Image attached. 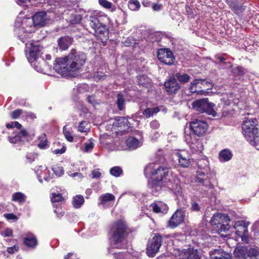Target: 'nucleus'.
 I'll return each instance as SVG.
<instances>
[{"label":"nucleus","instance_id":"31","mask_svg":"<svg viewBox=\"0 0 259 259\" xmlns=\"http://www.w3.org/2000/svg\"><path fill=\"white\" fill-rule=\"evenodd\" d=\"M248 257L250 259H257L259 257V248L255 247L247 246Z\"/></svg>","mask_w":259,"mask_h":259},{"label":"nucleus","instance_id":"34","mask_svg":"<svg viewBox=\"0 0 259 259\" xmlns=\"http://www.w3.org/2000/svg\"><path fill=\"white\" fill-rule=\"evenodd\" d=\"M84 198L82 195H77L74 196L72 200V204L75 208H79L84 203Z\"/></svg>","mask_w":259,"mask_h":259},{"label":"nucleus","instance_id":"55","mask_svg":"<svg viewBox=\"0 0 259 259\" xmlns=\"http://www.w3.org/2000/svg\"><path fill=\"white\" fill-rule=\"evenodd\" d=\"M124 98H118L117 100V104L118 109L122 110L124 108Z\"/></svg>","mask_w":259,"mask_h":259},{"label":"nucleus","instance_id":"15","mask_svg":"<svg viewBox=\"0 0 259 259\" xmlns=\"http://www.w3.org/2000/svg\"><path fill=\"white\" fill-rule=\"evenodd\" d=\"M142 145L141 141L133 137H128L124 142V145L118 147L122 150H134Z\"/></svg>","mask_w":259,"mask_h":259},{"label":"nucleus","instance_id":"36","mask_svg":"<svg viewBox=\"0 0 259 259\" xmlns=\"http://www.w3.org/2000/svg\"><path fill=\"white\" fill-rule=\"evenodd\" d=\"M39 143L38 146L40 149H45L48 146V142L47 139L46 135L45 134H42L40 135L38 137Z\"/></svg>","mask_w":259,"mask_h":259},{"label":"nucleus","instance_id":"3","mask_svg":"<svg viewBox=\"0 0 259 259\" xmlns=\"http://www.w3.org/2000/svg\"><path fill=\"white\" fill-rule=\"evenodd\" d=\"M106 16L104 13L99 11L92 12L88 16L89 25L97 37L106 36L108 33L107 27L103 23V19Z\"/></svg>","mask_w":259,"mask_h":259},{"label":"nucleus","instance_id":"20","mask_svg":"<svg viewBox=\"0 0 259 259\" xmlns=\"http://www.w3.org/2000/svg\"><path fill=\"white\" fill-rule=\"evenodd\" d=\"M191 138L190 135H187L186 137V139L187 142L190 143V148H191L192 152H201L203 149V145L202 142L199 140L195 138L190 140Z\"/></svg>","mask_w":259,"mask_h":259},{"label":"nucleus","instance_id":"63","mask_svg":"<svg viewBox=\"0 0 259 259\" xmlns=\"http://www.w3.org/2000/svg\"><path fill=\"white\" fill-rule=\"evenodd\" d=\"M44 179L45 181H49L51 179V178L50 177V172L49 171V173H43L42 174V180Z\"/></svg>","mask_w":259,"mask_h":259},{"label":"nucleus","instance_id":"13","mask_svg":"<svg viewBox=\"0 0 259 259\" xmlns=\"http://www.w3.org/2000/svg\"><path fill=\"white\" fill-rule=\"evenodd\" d=\"M190 126L194 134L199 136L206 132L208 125L204 120L195 119L190 123Z\"/></svg>","mask_w":259,"mask_h":259},{"label":"nucleus","instance_id":"61","mask_svg":"<svg viewBox=\"0 0 259 259\" xmlns=\"http://www.w3.org/2000/svg\"><path fill=\"white\" fill-rule=\"evenodd\" d=\"M191 209L193 211H199L200 210V206L196 202H193L191 205Z\"/></svg>","mask_w":259,"mask_h":259},{"label":"nucleus","instance_id":"40","mask_svg":"<svg viewBox=\"0 0 259 259\" xmlns=\"http://www.w3.org/2000/svg\"><path fill=\"white\" fill-rule=\"evenodd\" d=\"M199 80V88H206L207 89H210L212 88V83L208 81L205 79H197Z\"/></svg>","mask_w":259,"mask_h":259},{"label":"nucleus","instance_id":"39","mask_svg":"<svg viewBox=\"0 0 259 259\" xmlns=\"http://www.w3.org/2000/svg\"><path fill=\"white\" fill-rule=\"evenodd\" d=\"M128 7L132 11H138L139 10L141 5L137 0H130L128 4Z\"/></svg>","mask_w":259,"mask_h":259},{"label":"nucleus","instance_id":"48","mask_svg":"<svg viewBox=\"0 0 259 259\" xmlns=\"http://www.w3.org/2000/svg\"><path fill=\"white\" fill-rule=\"evenodd\" d=\"M54 173L58 176H60L63 174L64 170L62 166L59 165H54L52 168Z\"/></svg>","mask_w":259,"mask_h":259},{"label":"nucleus","instance_id":"46","mask_svg":"<svg viewBox=\"0 0 259 259\" xmlns=\"http://www.w3.org/2000/svg\"><path fill=\"white\" fill-rule=\"evenodd\" d=\"M63 134L65 137L69 142H72L73 140V137L70 132V131L67 128V126L65 125L63 128Z\"/></svg>","mask_w":259,"mask_h":259},{"label":"nucleus","instance_id":"45","mask_svg":"<svg viewBox=\"0 0 259 259\" xmlns=\"http://www.w3.org/2000/svg\"><path fill=\"white\" fill-rule=\"evenodd\" d=\"M99 3L103 7L106 9H111L112 12H113L115 10V8H112V4L107 0H99Z\"/></svg>","mask_w":259,"mask_h":259},{"label":"nucleus","instance_id":"43","mask_svg":"<svg viewBox=\"0 0 259 259\" xmlns=\"http://www.w3.org/2000/svg\"><path fill=\"white\" fill-rule=\"evenodd\" d=\"M123 173L121 168L119 166H114L110 170V174L115 177L120 176Z\"/></svg>","mask_w":259,"mask_h":259},{"label":"nucleus","instance_id":"23","mask_svg":"<svg viewBox=\"0 0 259 259\" xmlns=\"http://www.w3.org/2000/svg\"><path fill=\"white\" fill-rule=\"evenodd\" d=\"M167 187V189L172 191L176 195L180 194L182 193L181 188L178 182L167 180V182L162 185V188Z\"/></svg>","mask_w":259,"mask_h":259},{"label":"nucleus","instance_id":"17","mask_svg":"<svg viewBox=\"0 0 259 259\" xmlns=\"http://www.w3.org/2000/svg\"><path fill=\"white\" fill-rule=\"evenodd\" d=\"M130 123L127 118L124 117H116L113 125L117 127L116 132H125L130 127Z\"/></svg>","mask_w":259,"mask_h":259},{"label":"nucleus","instance_id":"53","mask_svg":"<svg viewBox=\"0 0 259 259\" xmlns=\"http://www.w3.org/2000/svg\"><path fill=\"white\" fill-rule=\"evenodd\" d=\"M1 235L3 237H10L12 236L13 231L11 229L7 228L5 230L1 232Z\"/></svg>","mask_w":259,"mask_h":259},{"label":"nucleus","instance_id":"9","mask_svg":"<svg viewBox=\"0 0 259 259\" xmlns=\"http://www.w3.org/2000/svg\"><path fill=\"white\" fill-rule=\"evenodd\" d=\"M162 240V236L158 234H156L149 240L146 249V253L148 256L153 257L158 252Z\"/></svg>","mask_w":259,"mask_h":259},{"label":"nucleus","instance_id":"30","mask_svg":"<svg viewBox=\"0 0 259 259\" xmlns=\"http://www.w3.org/2000/svg\"><path fill=\"white\" fill-rule=\"evenodd\" d=\"M232 157L231 151L227 149L222 150L219 153V159L221 162L228 161Z\"/></svg>","mask_w":259,"mask_h":259},{"label":"nucleus","instance_id":"27","mask_svg":"<svg viewBox=\"0 0 259 259\" xmlns=\"http://www.w3.org/2000/svg\"><path fill=\"white\" fill-rule=\"evenodd\" d=\"M24 243L28 247L34 248L37 245V239L33 234L28 233L24 239Z\"/></svg>","mask_w":259,"mask_h":259},{"label":"nucleus","instance_id":"59","mask_svg":"<svg viewBox=\"0 0 259 259\" xmlns=\"http://www.w3.org/2000/svg\"><path fill=\"white\" fill-rule=\"evenodd\" d=\"M5 218H6L8 220H17V217L13 213H7L4 214Z\"/></svg>","mask_w":259,"mask_h":259},{"label":"nucleus","instance_id":"18","mask_svg":"<svg viewBox=\"0 0 259 259\" xmlns=\"http://www.w3.org/2000/svg\"><path fill=\"white\" fill-rule=\"evenodd\" d=\"M184 220V212L181 210H177L171 216L168 221V226L174 228L180 225Z\"/></svg>","mask_w":259,"mask_h":259},{"label":"nucleus","instance_id":"60","mask_svg":"<svg viewBox=\"0 0 259 259\" xmlns=\"http://www.w3.org/2000/svg\"><path fill=\"white\" fill-rule=\"evenodd\" d=\"M159 137L160 134L158 132H155L151 135V139L153 141H156Z\"/></svg>","mask_w":259,"mask_h":259},{"label":"nucleus","instance_id":"44","mask_svg":"<svg viewBox=\"0 0 259 259\" xmlns=\"http://www.w3.org/2000/svg\"><path fill=\"white\" fill-rule=\"evenodd\" d=\"M159 111V109L158 108H147L144 111L143 114L148 118L153 116L154 114L157 113Z\"/></svg>","mask_w":259,"mask_h":259},{"label":"nucleus","instance_id":"21","mask_svg":"<svg viewBox=\"0 0 259 259\" xmlns=\"http://www.w3.org/2000/svg\"><path fill=\"white\" fill-rule=\"evenodd\" d=\"M176 155L178 158L180 165L182 167H187L191 164V159L185 151L178 152Z\"/></svg>","mask_w":259,"mask_h":259},{"label":"nucleus","instance_id":"32","mask_svg":"<svg viewBox=\"0 0 259 259\" xmlns=\"http://www.w3.org/2000/svg\"><path fill=\"white\" fill-rule=\"evenodd\" d=\"M138 83L140 85H142L146 88H149L151 85V80L147 76L142 75L139 76Z\"/></svg>","mask_w":259,"mask_h":259},{"label":"nucleus","instance_id":"37","mask_svg":"<svg viewBox=\"0 0 259 259\" xmlns=\"http://www.w3.org/2000/svg\"><path fill=\"white\" fill-rule=\"evenodd\" d=\"M78 131L81 133H88L90 131V125L86 121H82L78 127Z\"/></svg>","mask_w":259,"mask_h":259},{"label":"nucleus","instance_id":"26","mask_svg":"<svg viewBox=\"0 0 259 259\" xmlns=\"http://www.w3.org/2000/svg\"><path fill=\"white\" fill-rule=\"evenodd\" d=\"M28 133L25 130H22L16 134L14 136L9 137V141L10 143L16 144L22 141V139L27 136Z\"/></svg>","mask_w":259,"mask_h":259},{"label":"nucleus","instance_id":"64","mask_svg":"<svg viewBox=\"0 0 259 259\" xmlns=\"http://www.w3.org/2000/svg\"><path fill=\"white\" fill-rule=\"evenodd\" d=\"M226 2L231 9H232V8L236 4V3L233 1V0H226Z\"/></svg>","mask_w":259,"mask_h":259},{"label":"nucleus","instance_id":"41","mask_svg":"<svg viewBox=\"0 0 259 259\" xmlns=\"http://www.w3.org/2000/svg\"><path fill=\"white\" fill-rule=\"evenodd\" d=\"M12 200L21 203L25 200V196L22 193L16 192L13 194Z\"/></svg>","mask_w":259,"mask_h":259},{"label":"nucleus","instance_id":"50","mask_svg":"<svg viewBox=\"0 0 259 259\" xmlns=\"http://www.w3.org/2000/svg\"><path fill=\"white\" fill-rule=\"evenodd\" d=\"M23 111L22 109H17L11 113V117L12 119H17L20 115H23Z\"/></svg>","mask_w":259,"mask_h":259},{"label":"nucleus","instance_id":"5","mask_svg":"<svg viewBox=\"0 0 259 259\" xmlns=\"http://www.w3.org/2000/svg\"><path fill=\"white\" fill-rule=\"evenodd\" d=\"M207 160H200L198 163L199 169L195 178V181L202 185L211 188L210 180L214 176L213 172L210 170L208 165Z\"/></svg>","mask_w":259,"mask_h":259},{"label":"nucleus","instance_id":"28","mask_svg":"<svg viewBox=\"0 0 259 259\" xmlns=\"http://www.w3.org/2000/svg\"><path fill=\"white\" fill-rule=\"evenodd\" d=\"M31 66L38 72H44L46 67V61L42 59H38L32 63Z\"/></svg>","mask_w":259,"mask_h":259},{"label":"nucleus","instance_id":"54","mask_svg":"<svg viewBox=\"0 0 259 259\" xmlns=\"http://www.w3.org/2000/svg\"><path fill=\"white\" fill-rule=\"evenodd\" d=\"M19 249V247L17 245H14L12 247H8L7 249V252L10 254H13L16 251H18Z\"/></svg>","mask_w":259,"mask_h":259},{"label":"nucleus","instance_id":"24","mask_svg":"<svg viewBox=\"0 0 259 259\" xmlns=\"http://www.w3.org/2000/svg\"><path fill=\"white\" fill-rule=\"evenodd\" d=\"M199 80H197V79H194L191 83L190 87L189 89V92L192 93V94H196V95H204L207 96V92H205L203 90H197L198 89H200L199 88Z\"/></svg>","mask_w":259,"mask_h":259},{"label":"nucleus","instance_id":"47","mask_svg":"<svg viewBox=\"0 0 259 259\" xmlns=\"http://www.w3.org/2000/svg\"><path fill=\"white\" fill-rule=\"evenodd\" d=\"M95 144L92 139H90L88 142L84 144V151L85 152H91L93 149Z\"/></svg>","mask_w":259,"mask_h":259},{"label":"nucleus","instance_id":"42","mask_svg":"<svg viewBox=\"0 0 259 259\" xmlns=\"http://www.w3.org/2000/svg\"><path fill=\"white\" fill-rule=\"evenodd\" d=\"M64 200L62 195L60 193H53L51 196V201L54 205L55 206V203L61 202Z\"/></svg>","mask_w":259,"mask_h":259},{"label":"nucleus","instance_id":"11","mask_svg":"<svg viewBox=\"0 0 259 259\" xmlns=\"http://www.w3.org/2000/svg\"><path fill=\"white\" fill-rule=\"evenodd\" d=\"M22 41L25 43L26 49L29 50L28 53H26L28 61L31 63L39 59L37 56L40 51V47L37 44H34V42L32 40L26 42L22 39ZM27 52V50H26V52Z\"/></svg>","mask_w":259,"mask_h":259},{"label":"nucleus","instance_id":"35","mask_svg":"<svg viewBox=\"0 0 259 259\" xmlns=\"http://www.w3.org/2000/svg\"><path fill=\"white\" fill-rule=\"evenodd\" d=\"M35 171L37 176L38 180L40 183H42V174L49 173V170L46 167H43L42 166H38L36 168Z\"/></svg>","mask_w":259,"mask_h":259},{"label":"nucleus","instance_id":"1","mask_svg":"<svg viewBox=\"0 0 259 259\" xmlns=\"http://www.w3.org/2000/svg\"><path fill=\"white\" fill-rule=\"evenodd\" d=\"M86 60L87 56L84 53L72 49L67 56L55 60L54 68L63 76L75 77L78 74Z\"/></svg>","mask_w":259,"mask_h":259},{"label":"nucleus","instance_id":"22","mask_svg":"<svg viewBox=\"0 0 259 259\" xmlns=\"http://www.w3.org/2000/svg\"><path fill=\"white\" fill-rule=\"evenodd\" d=\"M72 42L73 39L68 36L61 37L58 40V46L63 51L67 50Z\"/></svg>","mask_w":259,"mask_h":259},{"label":"nucleus","instance_id":"2","mask_svg":"<svg viewBox=\"0 0 259 259\" xmlns=\"http://www.w3.org/2000/svg\"><path fill=\"white\" fill-rule=\"evenodd\" d=\"M169 172L167 167H163L154 163H150L145 168V173L147 176L151 175V179L149 181L148 187L150 192L157 196L162 190V185L167 182Z\"/></svg>","mask_w":259,"mask_h":259},{"label":"nucleus","instance_id":"52","mask_svg":"<svg viewBox=\"0 0 259 259\" xmlns=\"http://www.w3.org/2000/svg\"><path fill=\"white\" fill-rule=\"evenodd\" d=\"M232 10L234 11L236 14L239 15L244 11V8L243 6H240L236 4L232 8Z\"/></svg>","mask_w":259,"mask_h":259},{"label":"nucleus","instance_id":"49","mask_svg":"<svg viewBox=\"0 0 259 259\" xmlns=\"http://www.w3.org/2000/svg\"><path fill=\"white\" fill-rule=\"evenodd\" d=\"M22 117L24 119L34 120L36 118V115L33 112L23 111V115L22 116Z\"/></svg>","mask_w":259,"mask_h":259},{"label":"nucleus","instance_id":"25","mask_svg":"<svg viewBox=\"0 0 259 259\" xmlns=\"http://www.w3.org/2000/svg\"><path fill=\"white\" fill-rule=\"evenodd\" d=\"M247 246H242L236 248L234 251L237 259H247L248 258Z\"/></svg>","mask_w":259,"mask_h":259},{"label":"nucleus","instance_id":"4","mask_svg":"<svg viewBox=\"0 0 259 259\" xmlns=\"http://www.w3.org/2000/svg\"><path fill=\"white\" fill-rule=\"evenodd\" d=\"M125 224L121 221L115 223L112 227V236L110 240V245L112 248L124 249L126 248L124 233Z\"/></svg>","mask_w":259,"mask_h":259},{"label":"nucleus","instance_id":"16","mask_svg":"<svg viewBox=\"0 0 259 259\" xmlns=\"http://www.w3.org/2000/svg\"><path fill=\"white\" fill-rule=\"evenodd\" d=\"M180 259H200L197 249L193 247L183 249L180 252Z\"/></svg>","mask_w":259,"mask_h":259},{"label":"nucleus","instance_id":"12","mask_svg":"<svg viewBox=\"0 0 259 259\" xmlns=\"http://www.w3.org/2000/svg\"><path fill=\"white\" fill-rule=\"evenodd\" d=\"M32 21L33 25L36 28L44 27L51 23V19L45 12L36 13L32 17Z\"/></svg>","mask_w":259,"mask_h":259},{"label":"nucleus","instance_id":"33","mask_svg":"<svg viewBox=\"0 0 259 259\" xmlns=\"http://www.w3.org/2000/svg\"><path fill=\"white\" fill-rule=\"evenodd\" d=\"M100 200L101 202V204L104 205L108 202L112 201L115 200L114 196L110 193H106L103 195H102L100 197Z\"/></svg>","mask_w":259,"mask_h":259},{"label":"nucleus","instance_id":"57","mask_svg":"<svg viewBox=\"0 0 259 259\" xmlns=\"http://www.w3.org/2000/svg\"><path fill=\"white\" fill-rule=\"evenodd\" d=\"M92 178L93 179H97L99 178L101 176V172L99 170V169H95L92 171Z\"/></svg>","mask_w":259,"mask_h":259},{"label":"nucleus","instance_id":"58","mask_svg":"<svg viewBox=\"0 0 259 259\" xmlns=\"http://www.w3.org/2000/svg\"><path fill=\"white\" fill-rule=\"evenodd\" d=\"M153 211L156 213L162 212L161 207L157 204L153 203L151 204Z\"/></svg>","mask_w":259,"mask_h":259},{"label":"nucleus","instance_id":"8","mask_svg":"<svg viewBox=\"0 0 259 259\" xmlns=\"http://www.w3.org/2000/svg\"><path fill=\"white\" fill-rule=\"evenodd\" d=\"M230 219L225 214L216 213L212 217L210 223L218 232H226L230 228Z\"/></svg>","mask_w":259,"mask_h":259},{"label":"nucleus","instance_id":"38","mask_svg":"<svg viewBox=\"0 0 259 259\" xmlns=\"http://www.w3.org/2000/svg\"><path fill=\"white\" fill-rule=\"evenodd\" d=\"M176 77L180 82L183 83L188 82L191 79L190 76L187 74L177 73L176 74Z\"/></svg>","mask_w":259,"mask_h":259},{"label":"nucleus","instance_id":"29","mask_svg":"<svg viewBox=\"0 0 259 259\" xmlns=\"http://www.w3.org/2000/svg\"><path fill=\"white\" fill-rule=\"evenodd\" d=\"M214 256H212V259H232L230 254L222 249L214 250Z\"/></svg>","mask_w":259,"mask_h":259},{"label":"nucleus","instance_id":"62","mask_svg":"<svg viewBox=\"0 0 259 259\" xmlns=\"http://www.w3.org/2000/svg\"><path fill=\"white\" fill-rule=\"evenodd\" d=\"M162 7L161 4H154L152 6V9L155 11H159L161 10Z\"/></svg>","mask_w":259,"mask_h":259},{"label":"nucleus","instance_id":"56","mask_svg":"<svg viewBox=\"0 0 259 259\" xmlns=\"http://www.w3.org/2000/svg\"><path fill=\"white\" fill-rule=\"evenodd\" d=\"M150 126L152 129L156 130L159 127L160 124L157 120H153L150 123Z\"/></svg>","mask_w":259,"mask_h":259},{"label":"nucleus","instance_id":"19","mask_svg":"<svg viewBox=\"0 0 259 259\" xmlns=\"http://www.w3.org/2000/svg\"><path fill=\"white\" fill-rule=\"evenodd\" d=\"M164 87L169 95L175 94L180 89V85L174 77H170L165 81Z\"/></svg>","mask_w":259,"mask_h":259},{"label":"nucleus","instance_id":"6","mask_svg":"<svg viewBox=\"0 0 259 259\" xmlns=\"http://www.w3.org/2000/svg\"><path fill=\"white\" fill-rule=\"evenodd\" d=\"M257 122L255 118L245 120L242 127L244 136L250 144L254 146H256L258 142V129L255 127Z\"/></svg>","mask_w":259,"mask_h":259},{"label":"nucleus","instance_id":"51","mask_svg":"<svg viewBox=\"0 0 259 259\" xmlns=\"http://www.w3.org/2000/svg\"><path fill=\"white\" fill-rule=\"evenodd\" d=\"M93 78L95 81H98L105 79L106 76L103 73L98 72L94 74Z\"/></svg>","mask_w":259,"mask_h":259},{"label":"nucleus","instance_id":"7","mask_svg":"<svg viewBox=\"0 0 259 259\" xmlns=\"http://www.w3.org/2000/svg\"><path fill=\"white\" fill-rule=\"evenodd\" d=\"M192 106L194 110L199 113H205L213 117L217 116V113L214 109L215 104L209 102L207 98H201L196 100L193 102Z\"/></svg>","mask_w":259,"mask_h":259},{"label":"nucleus","instance_id":"10","mask_svg":"<svg viewBox=\"0 0 259 259\" xmlns=\"http://www.w3.org/2000/svg\"><path fill=\"white\" fill-rule=\"evenodd\" d=\"M248 225L245 221H237L234 225L236 234L240 237L245 243H249L250 240V237L248 233Z\"/></svg>","mask_w":259,"mask_h":259},{"label":"nucleus","instance_id":"14","mask_svg":"<svg viewBox=\"0 0 259 259\" xmlns=\"http://www.w3.org/2000/svg\"><path fill=\"white\" fill-rule=\"evenodd\" d=\"M158 60L162 63L170 65L174 63L175 57L172 52L168 49H160L157 52Z\"/></svg>","mask_w":259,"mask_h":259}]
</instances>
